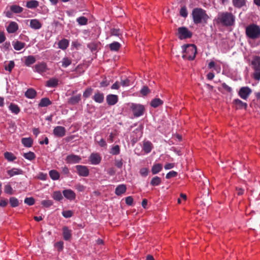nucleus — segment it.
Wrapping results in <instances>:
<instances>
[{"instance_id": "obj_21", "label": "nucleus", "mask_w": 260, "mask_h": 260, "mask_svg": "<svg viewBox=\"0 0 260 260\" xmlns=\"http://www.w3.org/2000/svg\"><path fill=\"white\" fill-rule=\"evenodd\" d=\"M126 190V186L124 184H120L118 185L115 188V193L117 196H121L125 192Z\"/></svg>"}, {"instance_id": "obj_60", "label": "nucleus", "mask_w": 260, "mask_h": 260, "mask_svg": "<svg viewBox=\"0 0 260 260\" xmlns=\"http://www.w3.org/2000/svg\"><path fill=\"white\" fill-rule=\"evenodd\" d=\"M92 89L91 88H87L83 93V96L85 98H88L92 93Z\"/></svg>"}, {"instance_id": "obj_39", "label": "nucleus", "mask_w": 260, "mask_h": 260, "mask_svg": "<svg viewBox=\"0 0 260 260\" xmlns=\"http://www.w3.org/2000/svg\"><path fill=\"white\" fill-rule=\"evenodd\" d=\"M143 150L146 153H149L152 150V144L150 142L147 141L144 143Z\"/></svg>"}, {"instance_id": "obj_62", "label": "nucleus", "mask_w": 260, "mask_h": 260, "mask_svg": "<svg viewBox=\"0 0 260 260\" xmlns=\"http://www.w3.org/2000/svg\"><path fill=\"white\" fill-rule=\"evenodd\" d=\"M95 141L101 147H105L107 146V143L102 138L100 141H98L96 137H95Z\"/></svg>"}, {"instance_id": "obj_53", "label": "nucleus", "mask_w": 260, "mask_h": 260, "mask_svg": "<svg viewBox=\"0 0 260 260\" xmlns=\"http://www.w3.org/2000/svg\"><path fill=\"white\" fill-rule=\"evenodd\" d=\"M111 34L113 36L119 37L121 35L122 32L120 29L112 28L111 29Z\"/></svg>"}, {"instance_id": "obj_56", "label": "nucleus", "mask_w": 260, "mask_h": 260, "mask_svg": "<svg viewBox=\"0 0 260 260\" xmlns=\"http://www.w3.org/2000/svg\"><path fill=\"white\" fill-rule=\"evenodd\" d=\"M149 172V170L148 168H142L140 170V175L144 177H146Z\"/></svg>"}, {"instance_id": "obj_43", "label": "nucleus", "mask_w": 260, "mask_h": 260, "mask_svg": "<svg viewBox=\"0 0 260 260\" xmlns=\"http://www.w3.org/2000/svg\"><path fill=\"white\" fill-rule=\"evenodd\" d=\"M10 10L13 13H20L23 11V9L18 5H14L11 6Z\"/></svg>"}, {"instance_id": "obj_46", "label": "nucleus", "mask_w": 260, "mask_h": 260, "mask_svg": "<svg viewBox=\"0 0 260 260\" xmlns=\"http://www.w3.org/2000/svg\"><path fill=\"white\" fill-rule=\"evenodd\" d=\"M4 156L8 161H12L16 159V157L11 152H6L4 153Z\"/></svg>"}, {"instance_id": "obj_28", "label": "nucleus", "mask_w": 260, "mask_h": 260, "mask_svg": "<svg viewBox=\"0 0 260 260\" xmlns=\"http://www.w3.org/2000/svg\"><path fill=\"white\" fill-rule=\"evenodd\" d=\"M93 99L96 103H102L104 100V95L103 93L98 92L94 94Z\"/></svg>"}, {"instance_id": "obj_29", "label": "nucleus", "mask_w": 260, "mask_h": 260, "mask_svg": "<svg viewBox=\"0 0 260 260\" xmlns=\"http://www.w3.org/2000/svg\"><path fill=\"white\" fill-rule=\"evenodd\" d=\"M22 170L18 168H13L7 171V174L10 176V177H13L15 175L22 174Z\"/></svg>"}, {"instance_id": "obj_18", "label": "nucleus", "mask_w": 260, "mask_h": 260, "mask_svg": "<svg viewBox=\"0 0 260 260\" xmlns=\"http://www.w3.org/2000/svg\"><path fill=\"white\" fill-rule=\"evenodd\" d=\"M106 101L109 105H114L118 102V97L115 94H109L106 97Z\"/></svg>"}, {"instance_id": "obj_63", "label": "nucleus", "mask_w": 260, "mask_h": 260, "mask_svg": "<svg viewBox=\"0 0 260 260\" xmlns=\"http://www.w3.org/2000/svg\"><path fill=\"white\" fill-rule=\"evenodd\" d=\"M38 178L41 180L45 181L47 178V174L42 172L40 173L38 175Z\"/></svg>"}, {"instance_id": "obj_50", "label": "nucleus", "mask_w": 260, "mask_h": 260, "mask_svg": "<svg viewBox=\"0 0 260 260\" xmlns=\"http://www.w3.org/2000/svg\"><path fill=\"white\" fill-rule=\"evenodd\" d=\"M53 204L52 200H45L41 202V204L45 207L48 208L51 206Z\"/></svg>"}, {"instance_id": "obj_59", "label": "nucleus", "mask_w": 260, "mask_h": 260, "mask_svg": "<svg viewBox=\"0 0 260 260\" xmlns=\"http://www.w3.org/2000/svg\"><path fill=\"white\" fill-rule=\"evenodd\" d=\"M177 175V172L174 171H171L167 174L166 178L168 179L173 177H175Z\"/></svg>"}, {"instance_id": "obj_10", "label": "nucleus", "mask_w": 260, "mask_h": 260, "mask_svg": "<svg viewBox=\"0 0 260 260\" xmlns=\"http://www.w3.org/2000/svg\"><path fill=\"white\" fill-rule=\"evenodd\" d=\"M35 72L42 74L46 72L47 70V64L45 62H41L35 65L32 67Z\"/></svg>"}, {"instance_id": "obj_12", "label": "nucleus", "mask_w": 260, "mask_h": 260, "mask_svg": "<svg viewBox=\"0 0 260 260\" xmlns=\"http://www.w3.org/2000/svg\"><path fill=\"white\" fill-rule=\"evenodd\" d=\"M66 133V128L62 126H57L54 127L53 131V135L58 138H61L65 136Z\"/></svg>"}, {"instance_id": "obj_1", "label": "nucleus", "mask_w": 260, "mask_h": 260, "mask_svg": "<svg viewBox=\"0 0 260 260\" xmlns=\"http://www.w3.org/2000/svg\"><path fill=\"white\" fill-rule=\"evenodd\" d=\"M214 21L223 26H232L235 24V16L231 12H221L218 13Z\"/></svg>"}, {"instance_id": "obj_44", "label": "nucleus", "mask_w": 260, "mask_h": 260, "mask_svg": "<svg viewBox=\"0 0 260 260\" xmlns=\"http://www.w3.org/2000/svg\"><path fill=\"white\" fill-rule=\"evenodd\" d=\"M15 67V62L13 60L9 61L7 64L5 65V70L9 73L12 72V69Z\"/></svg>"}, {"instance_id": "obj_61", "label": "nucleus", "mask_w": 260, "mask_h": 260, "mask_svg": "<svg viewBox=\"0 0 260 260\" xmlns=\"http://www.w3.org/2000/svg\"><path fill=\"white\" fill-rule=\"evenodd\" d=\"M149 92L150 90L147 86H143L140 91L141 93L143 95H147Z\"/></svg>"}, {"instance_id": "obj_13", "label": "nucleus", "mask_w": 260, "mask_h": 260, "mask_svg": "<svg viewBox=\"0 0 260 260\" xmlns=\"http://www.w3.org/2000/svg\"><path fill=\"white\" fill-rule=\"evenodd\" d=\"M81 157L77 155L70 154L67 156L66 161L68 164H77L80 162Z\"/></svg>"}, {"instance_id": "obj_42", "label": "nucleus", "mask_w": 260, "mask_h": 260, "mask_svg": "<svg viewBox=\"0 0 260 260\" xmlns=\"http://www.w3.org/2000/svg\"><path fill=\"white\" fill-rule=\"evenodd\" d=\"M39 6V2L35 0L28 1L26 3V7L29 9L36 8Z\"/></svg>"}, {"instance_id": "obj_26", "label": "nucleus", "mask_w": 260, "mask_h": 260, "mask_svg": "<svg viewBox=\"0 0 260 260\" xmlns=\"http://www.w3.org/2000/svg\"><path fill=\"white\" fill-rule=\"evenodd\" d=\"M36 61V59L35 56L32 55H29L25 57V64L27 67H30L31 64H34Z\"/></svg>"}, {"instance_id": "obj_3", "label": "nucleus", "mask_w": 260, "mask_h": 260, "mask_svg": "<svg viewBox=\"0 0 260 260\" xmlns=\"http://www.w3.org/2000/svg\"><path fill=\"white\" fill-rule=\"evenodd\" d=\"M245 34L248 39L255 40L260 38V26L254 23L248 25L245 28Z\"/></svg>"}, {"instance_id": "obj_11", "label": "nucleus", "mask_w": 260, "mask_h": 260, "mask_svg": "<svg viewBox=\"0 0 260 260\" xmlns=\"http://www.w3.org/2000/svg\"><path fill=\"white\" fill-rule=\"evenodd\" d=\"M102 160V157L98 153H92L89 157L90 164L93 165H99Z\"/></svg>"}, {"instance_id": "obj_14", "label": "nucleus", "mask_w": 260, "mask_h": 260, "mask_svg": "<svg viewBox=\"0 0 260 260\" xmlns=\"http://www.w3.org/2000/svg\"><path fill=\"white\" fill-rule=\"evenodd\" d=\"M63 238L65 241H70L72 237V231L68 226H64L62 229Z\"/></svg>"}, {"instance_id": "obj_48", "label": "nucleus", "mask_w": 260, "mask_h": 260, "mask_svg": "<svg viewBox=\"0 0 260 260\" xmlns=\"http://www.w3.org/2000/svg\"><path fill=\"white\" fill-rule=\"evenodd\" d=\"M10 204L12 207H16L19 205V201L18 199L15 197L10 198Z\"/></svg>"}, {"instance_id": "obj_17", "label": "nucleus", "mask_w": 260, "mask_h": 260, "mask_svg": "<svg viewBox=\"0 0 260 260\" xmlns=\"http://www.w3.org/2000/svg\"><path fill=\"white\" fill-rule=\"evenodd\" d=\"M6 29L9 34L15 33L18 29V25L16 22L11 21L7 26Z\"/></svg>"}, {"instance_id": "obj_2", "label": "nucleus", "mask_w": 260, "mask_h": 260, "mask_svg": "<svg viewBox=\"0 0 260 260\" xmlns=\"http://www.w3.org/2000/svg\"><path fill=\"white\" fill-rule=\"evenodd\" d=\"M191 14L193 21L196 24H207L209 18L206 11L202 8H196L193 9Z\"/></svg>"}, {"instance_id": "obj_22", "label": "nucleus", "mask_w": 260, "mask_h": 260, "mask_svg": "<svg viewBox=\"0 0 260 260\" xmlns=\"http://www.w3.org/2000/svg\"><path fill=\"white\" fill-rule=\"evenodd\" d=\"M233 103L237 109H246L247 107V104L246 103L238 99L234 100Z\"/></svg>"}, {"instance_id": "obj_24", "label": "nucleus", "mask_w": 260, "mask_h": 260, "mask_svg": "<svg viewBox=\"0 0 260 260\" xmlns=\"http://www.w3.org/2000/svg\"><path fill=\"white\" fill-rule=\"evenodd\" d=\"M69 45V41L66 39H63L58 43V48L62 50H66Z\"/></svg>"}, {"instance_id": "obj_20", "label": "nucleus", "mask_w": 260, "mask_h": 260, "mask_svg": "<svg viewBox=\"0 0 260 260\" xmlns=\"http://www.w3.org/2000/svg\"><path fill=\"white\" fill-rule=\"evenodd\" d=\"M59 80L55 78H51L49 79L46 83V86L48 87H56L58 85Z\"/></svg>"}, {"instance_id": "obj_8", "label": "nucleus", "mask_w": 260, "mask_h": 260, "mask_svg": "<svg viewBox=\"0 0 260 260\" xmlns=\"http://www.w3.org/2000/svg\"><path fill=\"white\" fill-rule=\"evenodd\" d=\"M252 92V90L248 86L241 87L238 92L239 96L244 100H247Z\"/></svg>"}, {"instance_id": "obj_51", "label": "nucleus", "mask_w": 260, "mask_h": 260, "mask_svg": "<svg viewBox=\"0 0 260 260\" xmlns=\"http://www.w3.org/2000/svg\"><path fill=\"white\" fill-rule=\"evenodd\" d=\"M180 16L184 18H186L188 15V12L185 6L182 7L179 12Z\"/></svg>"}, {"instance_id": "obj_41", "label": "nucleus", "mask_w": 260, "mask_h": 260, "mask_svg": "<svg viewBox=\"0 0 260 260\" xmlns=\"http://www.w3.org/2000/svg\"><path fill=\"white\" fill-rule=\"evenodd\" d=\"M53 199L57 201H60L63 199L62 195L60 191H55L52 194Z\"/></svg>"}, {"instance_id": "obj_38", "label": "nucleus", "mask_w": 260, "mask_h": 260, "mask_svg": "<svg viewBox=\"0 0 260 260\" xmlns=\"http://www.w3.org/2000/svg\"><path fill=\"white\" fill-rule=\"evenodd\" d=\"M81 100V95L78 94L74 96H72L69 100V103L70 104L72 105H75L80 101Z\"/></svg>"}, {"instance_id": "obj_55", "label": "nucleus", "mask_w": 260, "mask_h": 260, "mask_svg": "<svg viewBox=\"0 0 260 260\" xmlns=\"http://www.w3.org/2000/svg\"><path fill=\"white\" fill-rule=\"evenodd\" d=\"M4 191L5 193L9 194L13 193V188L10 184H7L5 186Z\"/></svg>"}, {"instance_id": "obj_5", "label": "nucleus", "mask_w": 260, "mask_h": 260, "mask_svg": "<svg viewBox=\"0 0 260 260\" xmlns=\"http://www.w3.org/2000/svg\"><path fill=\"white\" fill-rule=\"evenodd\" d=\"M197 48L194 44H188L184 46L183 57L188 60H193L196 57Z\"/></svg>"}, {"instance_id": "obj_64", "label": "nucleus", "mask_w": 260, "mask_h": 260, "mask_svg": "<svg viewBox=\"0 0 260 260\" xmlns=\"http://www.w3.org/2000/svg\"><path fill=\"white\" fill-rule=\"evenodd\" d=\"M129 80L128 79H125L123 80L122 79L120 82V84L122 86H128L129 85Z\"/></svg>"}, {"instance_id": "obj_36", "label": "nucleus", "mask_w": 260, "mask_h": 260, "mask_svg": "<svg viewBox=\"0 0 260 260\" xmlns=\"http://www.w3.org/2000/svg\"><path fill=\"white\" fill-rule=\"evenodd\" d=\"M208 68L212 69L214 68V70L217 73H220L221 71L220 66L219 64H216L214 61H211L208 64Z\"/></svg>"}, {"instance_id": "obj_45", "label": "nucleus", "mask_w": 260, "mask_h": 260, "mask_svg": "<svg viewBox=\"0 0 260 260\" xmlns=\"http://www.w3.org/2000/svg\"><path fill=\"white\" fill-rule=\"evenodd\" d=\"M23 156L25 159L29 160H32L36 158L35 154L31 151L24 153Z\"/></svg>"}, {"instance_id": "obj_7", "label": "nucleus", "mask_w": 260, "mask_h": 260, "mask_svg": "<svg viewBox=\"0 0 260 260\" xmlns=\"http://www.w3.org/2000/svg\"><path fill=\"white\" fill-rule=\"evenodd\" d=\"M177 36L180 40H183L190 38L192 33L187 27L182 26L177 29Z\"/></svg>"}, {"instance_id": "obj_37", "label": "nucleus", "mask_w": 260, "mask_h": 260, "mask_svg": "<svg viewBox=\"0 0 260 260\" xmlns=\"http://www.w3.org/2000/svg\"><path fill=\"white\" fill-rule=\"evenodd\" d=\"M161 183V179L158 176L153 177L150 181V184L152 186H156L159 185Z\"/></svg>"}, {"instance_id": "obj_49", "label": "nucleus", "mask_w": 260, "mask_h": 260, "mask_svg": "<svg viewBox=\"0 0 260 260\" xmlns=\"http://www.w3.org/2000/svg\"><path fill=\"white\" fill-rule=\"evenodd\" d=\"M119 153H120V148L118 145H116L112 147L111 151H110V153H111L113 155H117Z\"/></svg>"}, {"instance_id": "obj_16", "label": "nucleus", "mask_w": 260, "mask_h": 260, "mask_svg": "<svg viewBox=\"0 0 260 260\" xmlns=\"http://www.w3.org/2000/svg\"><path fill=\"white\" fill-rule=\"evenodd\" d=\"M29 26L33 29H40L42 27V23L37 19L29 20Z\"/></svg>"}, {"instance_id": "obj_9", "label": "nucleus", "mask_w": 260, "mask_h": 260, "mask_svg": "<svg viewBox=\"0 0 260 260\" xmlns=\"http://www.w3.org/2000/svg\"><path fill=\"white\" fill-rule=\"evenodd\" d=\"M77 174L82 177H87L89 174L88 167L86 166L77 165L75 167Z\"/></svg>"}, {"instance_id": "obj_4", "label": "nucleus", "mask_w": 260, "mask_h": 260, "mask_svg": "<svg viewBox=\"0 0 260 260\" xmlns=\"http://www.w3.org/2000/svg\"><path fill=\"white\" fill-rule=\"evenodd\" d=\"M251 64L253 70L251 77L258 82L260 80V56H255L251 60Z\"/></svg>"}, {"instance_id": "obj_25", "label": "nucleus", "mask_w": 260, "mask_h": 260, "mask_svg": "<svg viewBox=\"0 0 260 260\" xmlns=\"http://www.w3.org/2000/svg\"><path fill=\"white\" fill-rule=\"evenodd\" d=\"M37 95L36 91L32 88L28 89L25 92V96L30 99H34Z\"/></svg>"}, {"instance_id": "obj_40", "label": "nucleus", "mask_w": 260, "mask_h": 260, "mask_svg": "<svg viewBox=\"0 0 260 260\" xmlns=\"http://www.w3.org/2000/svg\"><path fill=\"white\" fill-rule=\"evenodd\" d=\"M60 62L62 67L67 68L71 64L72 60L69 57H65L62 58Z\"/></svg>"}, {"instance_id": "obj_27", "label": "nucleus", "mask_w": 260, "mask_h": 260, "mask_svg": "<svg viewBox=\"0 0 260 260\" xmlns=\"http://www.w3.org/2000/svg\"><path fill=\"white\" fill-rule=\"evenodd\" d=\"M12 45L15 50L19 51L24 47L25 44L24 42L16 41L13 42Z\"/></svg>"}, {"instance_id": "obj_32", "label": "nucleus", "mask_w": 260, "mask_h": 260, "mask_svg": "<svg viewBox=\"0 0 260 260\" xmlns=\"http://www.w3.org/2000/svg\"><path fill=\"white\" fill-rule=\"evenodd\" d=\"M51 101L48 98H44L41 100L39 104V106L40 107H45L51 105Z\"/></svg>"}, {"instance_id": "obj_15", "label": "nucleus", "mask_w": 260, "mask_h": 260, "mask_svg": "<svg viewBox=\"0 0 260 260\" xmlns=\"http://www.w3.org/2000/svg\"><path fill=\"white\" fill-rule=\"evenodd\" d=\"M64 197L68 200L70 201L74 200L76 199V193L71 189H64L62 191Z\"/></svg>"}, {"instance_id": "obj_35", "label": "nucleus", "mask_w": 260, "mask_h": 260, "mask_svg": "<svg viewBox=\"0 0 260 260\" xmlns=\"http://www.w3.org/2000/svg\"><path fill=\"white\" fill-rule=\"evenodd\" d=\"M49 175L53 180H57L60 177L59 173L55 170H52L49 172Z\"/></svg>"}, {"instance_id": "obj_6", "label": "nucleus", "mask_w": 260, "mask_h": 260, "mask_svg": "<svg viewBox=\"0 0 260 260\" xmlns=\"http://www.w3.org/2000/svg\"><path fill=\"white\" fill-rule=\"evenodd\" d=\"M127 106L135 117H140L144 114L145 108L143 105L131 103H128Z\"/></svg>"}, {"instance_id": "obj_52", "label": "nucleus", "mask_w": 260, "mask_h": 260, "mask_svg": "<svg viewBox=\"0 0 260 260\" xmlns=\"http://www.w3.org/2000/svg\"><path fill=\"white\" fill-rule=\"evenodd\" d=\"M54 246L58 251H61L63 248V242L62 241L57 242L55 243Z\"/></svg>"}, {"instance_id": "obj_31", "label": "nucleus", "mask_w": 260, "mask_h": 260, "mask_svg": "<svg viewBox=\"0 0 260 260\" xmlns=\"http://www.w3.org/2000/svg\"><path fill=\"white\" fill-rule=\"evenodd\" d=\"M233 6L237 8H241L246 5V0H232Z\"/></svg>"}, {"instance_id": "obj_33", "label": "nucleus", "mask_w": 260, "mask_h": 260, "mask_svg": "<svg viewBox=\"0 0 260 260\" xmlns=\"http://www.w3.org/2000/svg\"><path fill=\"white\" fill-rule=\"evenodd\" d=\"M111 51H118L121 47V44L117 42H114L109 45Z\"/></svg>"}, {"instance_id": "obj_30", "label": "nucleus", "mask_w": 260, "mask_h": 260, "mask_svg": "<svg viewBox=\"0 0 260 260\" xmlns=\"http://www.w3.org/2000/svg\"><path fill=\"white\" fill-rule=\"evenodd\" d=\"M8 108L11 113L16 115L18 114L20 111V109L18 105L14 103H11Z\"/></svg>"}, {"instance_id": "obj_57", "label": "nucleus", "mask_w": 260, "mask_h": 260, "mask_svg": "<svg viewBox=\"0 0 260 260\" xmlns=\"http://www.w3.org/2000/svg\"><path fill=\"white\" fill-rule=\"evenodd\" d=\"M75 188L79 192H83L85 191L86 187L83 185L78 183L75 186Z\"/></svg>"}, {"instance_id": "obj_54", "label": "nucleus", "mask_w": 260, "mask_h": 260, "mask_svg": "<svg viewBox=\"0 0 260 260\" xmlns=\"http://www.w3.org/2000/svg\"><path fill=\"white\" fill-rule=\"evenodd\" d=\"M35 203V199L32 198H26L24 200V203L29 206L33 205Z\"/></svg>"}, {"instance_id": "obj_23", "label": "nucleus", "mask_w": 260, "mask_h": 260, "mask_svg": "<svg viewBox=\"0 0 260 260\" xmlns=\"http://www.w3.org/2000/svg\"><path fill=\"white\" fill-rule=\"evenodd\" d=\"M162 169V165L161 164L155 163L151 168V172L152 174L155 175L160 172Z\"/></svg>"}, {"instance_id": "obj_47", "label": "nucleus", "mask_w": 260, "mask_h": 260, "mask_svg": "<svg viewBox=\"0 0 260 260\" xmlns=\"http://www.w3.org/2000/svg\"><path fill=\"white\" fill-rule=\"evenodd\" d=\"M77 22L80 25H84L87 24L88 19L84 16H81L77 19Z\"/></svg>"}, {"instance_id": "obj_19", "label": "nucleus", "mask_w": 260, "mask_h": 260, "mask_svg": "<svg viewBox=\"0 0 260 260\" xmlns=\"http://www.w3.org/2000/svg\"><path fill=\"white\" fill-rule=\"evenodd\" d=\"M21 141L23 145L27 148L31 147L34 143L33 139L30 137L22 138Z\"/></svg>"}, {"instance_id": "obj_34", "label": "nucleus", "mask_w": 260, "mask_h": 260, "mask_svg": "<svg viewBox=\"0 0 260 260\" xmlns=\"http://www.w3.org/2000/svg\"><path fill=\"white\" fill-rule=\"evenodd\" d=\"M163 101L158 98H155L153 99L150 105L153 108H157L159 106H161L163 104Z\"/></svg>"}, {"instance_id": "obj_58", "label": "nucleus", "mask_w": 260, "mask_h": 260, "mask_svg": "<svg viewBox=\"0 0 260 260\" xmlns=\"http://www.w3.org/2000/svg\"><path fill=\"white\" fill-rule=\"evenodd\" d=\"M62 214L65 218H70L73 216V213L71 210H66L62 211Z\"/></svg>"}]
</instances>
